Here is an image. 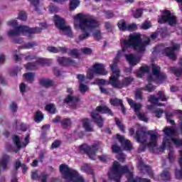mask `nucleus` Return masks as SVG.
<instances>
[{
  "mask_svg": "<svg viewBox=\"0 0 182 182\" xmlns=\"http://www.w3.org/2000/svg\"><path fill=\"white\" fill-rule=\"evenodd\" d=\"M7 25L9 26H11V28H14L15 30H10L7 32L8 36H18V35H28L29 38H31V35L33 33H39L42 29H45L46 28V23H41L39 28H29V27L26 26H18V21L16 20H11L8 21Z\"/></svg>",
  "mask_w": 182,
  "mask_h": 182,
  "instance_id": "nucleus-6",
  "label": "nucleus"
},
{
  "mask_svg": "<svg viewBox=\"0 0 182 182\" xmlns=\"http://www.w3.org/2000/svg\"><path fill=\"white\" fill-rule=\"evenodd\" d=\"M40 85L44 87H50L53 85V81L49 79L43 78L40 80Z\"/></svg>",
  "mask_w": 182,
  "mask_h": 182,
  "instance_id": "nucleus-29",
  "label": "nucleus"
},
{
  "mask_svg": "<svg viewBox=\"0 0 182 182\" xmlns=\"http://www.w3.org/2000/svg\"><path fill=\"white\" fill-rule=\"evenodd\" d=\"M137 167L139 170H141V171H146V173H147L150 177H153V171H151V168L144 164L141 159L138 160Z\"/></svg>",
  "mask_w": 182,
  "mask_h": 182,
  "instance_id": "nucleus-20",
  "label": "nucleus"
},
{
  "mask_svg": "<svg viewBox=\"0 0 182 182\" xmlns=\"http://www.w3.org/2000/svg\"><path fill=\"white\" fill-rule=\"evenodd\" d=\"M133 166H121L117 161H114L112 167L108 172L109 180L120 182V178L123 174H127L128 182H150V180L146 178H140L139 177H133Z\"/></svg>",
  "mask_w": 182,
  "mask_h": 182,
  "instance_id": "nucleus-3",
  "label": "nucleus"
},
{
  "mask_svg": "<svg viewBox=\"0 0 182 182\" xmlns=\"http://www.w3.org/2000/svg\"><path fill=\"white\" fill-rule=\"evenodd\" d=\"M60 171L63 176L66 182H85L83 176H80L75 169H72L66 164L60 166Z\"/></svg>",
  "mask_w": 182,
  "mask_h": 182,
  "instance_id": "nucleus-9",
  "label": "nucleus"
},
{
  "mask_svg": "<svg viewBox=\"0 0 182 182\" xmlns=\"http://www.w3.org/2000/svg\"><path fill=\"white\" fill-rule=\"evenodd\" d=\"M161 178L164 181H170V173L167 171H164L163 173L161 175Z\"/></svg>",
  "mask_w": 182,
  "mask_h": 182,
  "instance_id": "nucleus-37",
  "label": "nucleus"
},
{
  "mask_svg": "<svg viewBox=\"0 0 182 182\" xmlns=\"http://www.w3.org/2000/svg\"><path fill=\"white\" fill-rule=\"evenodd\" d=\"M159 23H168L171 26H174L177 23V18L170 11L164 10L162 16L159 19Z\"/></svg>",
  "mask_w": 182,
  "mask_h": 182,
  "instance_id": "nucleus-13",
  "label": "nucleus"
},
{
  "mask_svg": "<svg viewBox=\"0 0 182 182\" xmlns=\"http://www.w3.org/2000/svg\"><path fill=\"white\" fill-rule=\"evenodd\" d=\"M31 178H33V180H38L39 178V171H33L31 174Z\"/></svg>",
  "mask_w": 182,
  "mask_h": 182,
  "instance_id": "nucleus-47",
  "label": "nucleus"
},
{
  "mask_svg": "<svg viewBox=\"0 0 182 182\" xmlns=\"http://www.w3.org/2000/svg\"><path fill=\"white\" fill-rule=\"evenodd\" d=\"M36 45V43L35 42H31L26 44L23 48L24 49H31V48H33Z\"/></svg>",
  "mask_w": 182,
  "mask_h": 182,
  "instance_id": "nucleus-54",
  "label": "nucleus"
},
{
  "mask_svg": "<svg viewBox=\"0 0 182 182\" xmlns=\"http://www.w3.org/2000/svg\"><path fill=\"white\" fill-rule=\"evenodd\" d=\"M34 120H35V122H36V123H41V122H42V120H43V114H42V112H41V111H38L36 113Z\"/></svg>",
  "mask_w": 182,
  "mask_h": 182,
  "instance_id": "nucleus-35",
  "label": "nucleus"
},
{
  "mask_svg": "<svg viewBox=\"0 0 182 182\" xmlns=\"http://www.w3.org/2000/svg\"><path fill=\"white\" fill-rule=\"evenodd\" d=\"M81 171L84 173H87V174H93V169L92 168V166L87 164H85L81 167Z\"/></svg>",
  "mask_w": 182,
  "mask_h": 182,
  "instance_id": "nucleus-31",
  "label": "nucleus"
},
{
  "mask_svg": "<svg viewBox=\"0 0 182 182\" xmlns=\"http://www.w3.org/2000/svg\"><path fill=\"white\" fill-rule=\"evenodd\" d=\"M65 103L70 106L73 109H76V105L79 103V98L77 97H72L71 95L67 96L65 99Z\"/></svg>",
  "mask_w": 182,
  "mask_h": 182,
  "instance_id": "nucleus-21",
  "label": "nucleus"
},
{
  "mask_svg": "<svg viewBox=\"0 0 182 182\" xmlns=\"http://www.w3.org/2000/svg\"><path fill=\"white\" fill-rule=\"evenodd\" d=\"M137 25L134 23L127 24V31H136Z\"/></svg>",
  "mask_w": 182,
  "mask_h": 182,
  "instance_id": "nucleus-39",
  "label": "nucleus"
},
{
  "mask_svg": "<svg viewBox=\"0 0 182 182\" xmlns=\"http://www.w3.org/2000/svg\"><path fill=\"white\" fill-rule=\"evenodd\" d=\"M32 5L35 6L36 11H38V5H39V0H28Z\"/></svg>",
  "mask_w": 182,
  "mask_h": 182,
  "instance_id": "nucleus-53",
  "label": "nucleus"
},
{
  "mask_svg": "<svg viewBox=\"0 0 182 182\" xmlns=\"http://www.w3.org/2000/svg\"><path fill=\"white\" fill-rule=\"evenodd\" d=\"M125 58L127 62H129L130 66H136V65L139 63L141 59L140 56H136L133 54L126 55Z\"/></svg>",
  "mask_w": 182,
  "mask_h": 182,
  "instance_id": "nucleus-22",
  "label": "nucleus"
},
{
  "mask_svg": "<svg viewBox=\"0 0 182 182\" xmlns=\"http://www.w3.org/2000/svg\"><path fill=\"white\" fill-rule=\"evenodd\" d=\"M18 72H21V68H16L14 70L10 73L11 76H16L18 75Z\"/></svg>",
  "mask_w": 182,
  "mask_h": 182,
  "instance_id": "nucleus-56",
  "label": "nucleus"
},
{
  "mask_svg": "<svg viewBox=\"0 0 182 182\" xmlns=\"http://www.w3.org/2000/svg\"><path fill=\"white\" fill-rule=\"evenodd\" d=\"M10 109L11 112H16V109H18V105L15 102H12L10 105Z\"/></svg>",
  "mask_w": 182,
  "mask_h": 182,
  "instance_id": "nucleus-58",
  "label": "nucleus"
},
{
  "mask_svg": "<svg viewBox=\"0 0 182 182\" xmlns=\"http://www.w3.org/2000/svg\"><path fill=\"white\" fill-rule=\"evenodd\" d=\"M152 75L148 77L149 84L145 87V90L147 92H153L156 87L151 85V82H156V83H163L167 77L166 74L160 73V67L159 65L152 64Z\"/></svg>",
  "mask_w": 182,
  "mask_h": 182,
  "instance_id": "nucleus-8",
  "label": "nucleus"
},
{
  "mask_svg": "<svg viewBox=\"0 0 182 182\" xmlns=\"http://www.w3.org/2000/svg\"><path fill=\"white\" fill-rule=\"evenodd\" d=\"M163 113H164V112L161 109H157L155 111L156 117H158V119H160V117H161V114H163Z\"/></svg>",
  "mask_w": 182,
  "mask_h": 182,
  "instance_id": "nucleus-49",
  "label": "nucleus"
},
{
  "mask_svg": "<svg viewBox=\"0 0 182 182\" xmlns=\"http://www.w3.org/2000/svg\"><path fill=\"white\" fill-rule=\"evenodd\" d=\"M159 97H156L154 95H150L148 100V102L151 103L152 105L148 106L149 110H153V108L154 106H163V104L159 103V101L161 100V102H166L167 100V97H166V95H164V92L163 91H159L158 93Z\"/></svg>",
  "mask_w": 182,
  "mask_h": 182,
  "instance_id": "nucleus-14",
  "label": "nucleus"
},
{
  "mask_svg": "<svg viewBox=\"0 0 182 182\" xmlns=\"http://www.w3.org/2000/svg\"><path fill=\"white\" fill-rule=\"evenodd\" d=\"M49 11L50 12H58V9L55 6H50Z\"/></svg>",
  "mask_w": 182,
  "mask_h": 182,
  "instance_id": "nucleus-62",
  "label": "nucleus"
},
{
  "mask_svg": "<svg viewBox=\"0 0 182 182\" xmlns=\"http://www.w3.org/2000/svg\"><path fill=\"white\" fill-rule=\"evenodd\" d=\"M135 97L138 100H141V90H136L135 92Z\"/></svg>",
  "mask_w": 182,
  "mask_h": 182,
  "instance_id": "nucleus-50",
  "label": "nucleus"
},
{
  "mask_svg": "<svg viewBox=\"0 0 182 182\" xmlns=\"http://www.w3.org/2000/svg\"><path fill=\"white\" fill-rule=\"evenodd\" d=\"M21 167L23 173H26L28 170V167L25 164H21V162L17 161L16 162V168L18 170V168Z\"/></svg>",
  "mask_w": 182,
  "mask_h": 182,
  "instance_id": "nucleus-38",
  "label": "nucleus"
},
{
  "mask_svg": "<svg viewBox=\"0 0 182 182\" xmlns=\"http://www.w3.org/2000/svg\"><path fill=\"white\" fill-rule=\"evenodd\" d=\"M122 51L118 52L117 56L113 60L112 65H110L112 74L109 77V81H106L103 79L97 80V85H99V86H102V85H111L112 87H118L120 89L124 87V86H129V85L133 82V78L131 77L124 78L122 82L119 80V77H120V70L117 68V63H119Z\"/></svg>",
  "mask_w": 182,
  "mask_h": 182,
  "instance_id": "nucleus-2",
  "label": "nucleus"
},
{
  "mask_svg": "<svg viewBox=\"0 0 182 182\" xmlns=\"http://www.w3.org/2000/svg\"><path fill=\"white\" fill-rule=\"evenodd\" d=\"M180 64L182 65V58L180 60ZM169 69H170L171 72L173 73V75H175V76H177V77H178V76H181L182 69L177 68L175 67H171Z\"/></svg>",
  "mask_w": 182,
  "mask_h": 182,
  "instance_id": "nucleus-30",
  "label": "nucleus"
},
{
  "mask_svg": "<svg viewBox=\"0 0 182 182\" xmlns=\"http://www.w3.org/2000/svg\"><path fill=\"white\" fill-rule=\"evenodd\" d=\"M143 12L141 9H136V11L133 14L134 18H140Z\"/></svg>",
  "mask_w": 182,
  "mask_h": 182,
  "instance_id": "nucleus-45",
  "label": "nucleus"
},
{
  "mask_svg": "<svg viewBox=\"0 0 182 182\" xmlns=\"http://www.w3.org/2000/svg\"><path fill=\"white\" fill-rule=\"evenodd\" d=\"M49 62V60L46 58H38L37 60V62L36 63H28L26 65V70H36V69H38L39 66H42V65H45Z\"/></svg>",
  "mask_w": 182,
  "mask_h": 182,
  "instance_id": "nucleus-17",
  "label": "nucleus"
},
{
  "mask_svg": "<svg viewBox=\"0 0 182 182\" xmlns=\"http://www.w3.org/2000/svg\"><path fill=\"white\" fill-rule=\"evenodd\" d=\"M47 50L48 52H51L52 53H59V52H61L62 53H66L67 49L65 47H53V46H50L48 47Z\"/></svg>",
  "mask_w": 182,
  "mask_h": 182,
  "instance_id": "nucleus-26",
  "label": "nucleus"
},
{
  "mask_svg": "<svg viewBox=\"0 0 182 182\" xmlns=\"http://www.w3.org/2000/svg\"><path fill=\"white\" fill-rule=\"evenodd\" d=\"M148 72H150V68L149 66H143L136 73V76L137 77H143V75L145 73H148Z\"/></svg>",
  "mask_w": 182,
  "mask_h": 182,
  "instance_id": "nucleus-28",
  "label": "nucleus"
},
{
  "mask_svg": "<svg viewBox=\"0 0 182 182\" xmlns=\"http://www.w3.org/2000/svg\"><path fill=\"white\" fill-rule=\"evenodd\" d=\"M110 105H112V106H121V110H122V113L124 114L126 113L125 109H124V105H123V101H122V100H119L117 98L111 99Z\"/></svg>",
  "mask_w": 182,
  "mask_h": 182,
  "instance_id": "nucleus-24",
  "label": "nucleus"
},
{
  "mask_svg": "<svg viewBox=\"0 0 182 182\" xmlns=\"http://www.w3.org/2000/svg\"><path fill=\"white\" fill-rule=\"evenodd\" d=\"M149 28H151V23H150V21H145L142 23L141 26V29H149Z\"/></svg>",
  "mask_w": 182,
  "mask_h": 182,
  "instance_id": "nucleus-40",
  "label": "nucleus"
},
{
  "mask_svg": "<svg viewBox=\"0 0 182 182\" xmlns=\"http://www.w3.org/2000/svg\"><path fill=\"white\" fill-rule=\"evenodd\" d=\"M127 102L129 105V106L134 109L138 119L139 120H141L142 122H149V118L144 115V114H142L140 112V109H141V104L140 103H136L133 100L130 98H127Z\"/></svg>",
  "mask_w": 182,
  "mask_h": 182,
  "instance_id": "nucleus-15",
  "label": "nucleus"
},
{
  "mask_svg": "<svg viewBox=\"0 0 182 182\" xmlns=\"http://www.w3.org/2000/svg\"><path fill=\"white\" fill-rule=\"evenodd\" d=\"M60 146V141H55L53 144H52V149H56L58 147H59Z\"/></svg>",
  "mask_w": 182,
  "mask_h": 182,
  "instance_id": "nucleus-59",
  "label": "nucleus"
},
{
  "mask_svg": "<svg viewBox=\"0 0 182 182\" xmlns=\"http://www.w3.org/2000/svg\"><path fill=\"white\" fill-rule=\"evenodd\" d=\"M46 110L49 113L55 114L56 113V108L53 104H49L46 106Z\"/></svg>",
  "mask_w": 182,
  "mask_h": 182,
  "instance_id": "nucleus-33",
  "label": "nucleus"
},
{
  "mask_svg": "<svg viewBox=\"0 0 182 182\" xmlns=\"http://www.w3.org/2000/svg\"><path fill=\"white\" fill-rule=\"evenodd\" d=\"M25 80L28 82V83H32L35 80V74L32 73H28L23 75Z\"/></svg>",
  "mask_w": 182,
  "mask_h": 182,
  "instance_id": "nucleus-32",
  "label": "nucleus"
},
{
  "mask_svg": "<svg viewBox=\"0 0 182 182\" xmlns=\"http://www.w3.org/2000/svg\"><path fill=\"white\" fill-rule=\"evenodd\" d=\"M19 89L21 93H25V92L28 90V86L23 82L19 85Z\"/></svg>",
  "mask_w": 182,
  "mask_h": 182,
  "instance_id": "nucleus-42",
  "label": "nucleus"
},
{
  "mask_svg": "<svg viewBox=\"0 0 182 182\" xmlns=\"http://www.w3.org/2000/svg\"><path fill=\"white\" fill-rule=\"evenodd\" d=\"M74 27L75 29H80L82 32H88L79 36L77 42L87 39L90 32H93V36L97 41L102 39V34L99 30H96L100 25L97 21L88 14L79 13L73 16Z\"/></svg>",
  "mask_w": 182,
  "mask_h": 182,
  "instance_id": "nucleus-1",
  "label": "nucleus"
},
{
  "mask_svg": "<svg viewBox=\"0 0 182 182\" xmlns=\"http://www.w3.org/2000/svg\"><path fill=\"white\" fill-rule=\"evenodd\" d=\"M158 33H160V35L162 36V38H164L166 35H167V28H159L158 29Z\"/></svg>",
  "mask_w": 182,
  "mask_h": 182,
  "instance_id": "nucleus-44",
  "label": "nucleus"
},
{
  "mask_svg": "<svg viewBox=\"0 0 182 182\" xmlns=\"http://www.w3.org/2000/svg\"><path fill=\"white\" fill-rule=\"evenodd\" d=\"M54 22L56 28L60 31L63 35H65L66 36H68V38H72L73 36L72 28L68 25H66L63 18L55 15L54 16Z\"/></svg>",
  "mask_w": 182,
  "mask_h": 182,
  "instance_id": "nucleus-10",
  "label": "nucleus"
},
{
  "mask_svg": "<svg viewBox=\"0 0 182 182\" xmlns=\"http://www.w3.org/2000/svg\"><path fill=\"white\" fill-rule=\"evenodd\" d=\"M82 123L86 132H93V127L90 125V121L87 118L83 119Z\"/></svg>",
  "mask_w": 182,
  "mask_h": 182,
  "instance_id": "nucleus-27",
  "label": "nucleus"
},
{
  "mask_svg": "<svg viewBox=\"0 0 182 182\" xmlns=\"http://www.w3.org/2000/svg\"><path fill=\"white\" fill-rule=\"evenodd\" d=\"M99 113H107L108 114H113L112 110L106 106H100L96 108V110L91 113V117L96 122L99 127L103 126V119L99 116Z\"/></svg>",
  "mask_w": 182,
  "mask_h": 182,
  "instance_id": "nucleus-11",
  "label": "nucleus"
},
{
  "mask_svg": "<svg viewBox=\"0 0 182 182\" xmlns=\"http://www.w3.org/2000/svg\"><path fill=\"white\" fill-rule=\"evenodd\" d=\"M112 151L113 153H120V151H122V149L117 145L114 144L112 146Z\"/></svg>",
  "mask_w": 182,
  "mask_h": 182,
  "instance_id": "nucleus-51",
  "label": "nucleus"
},
{
  "mask_svg": "<svg viewBox=\"0 0 182 182\" xmlns=\"http://www.w3.org/2000/svg\"><path fill=\"white\" fill-rule=\"evenodd\" d=\"M105 16L108 19H110V18H113V12H112V11H106L105 12Z\"/></svg>",
  "mask_w": 182,
  "mask_h": 182,
  "instance_id": "nucleus-61",
  "label": "nucleus"
},
{
  "mask_svg": "<svg viewBox=\"0 0 182 182\" xmlns=\"http://www.w3.org/2000/svg\"><path fill=\"white\" fill-rule=\"evenodd\" d=\"M100 144H95L89 146L87 144H83L80 146V152L87 154L91 160H96V151L99 150Z\"/></svg>",
  "mask_w": 182,
  "mask_h": 182,
  "instance_id": "nucleus-12",
  "label": "nucleus"
},
{
  "mask_svg": "<svg viewBox=\"0 0 182 182\" xmlns=\"http://www.w3.org/2000/svg\"><path fill=\"white\" fill-rule=\"evenodd\" d=\"M117 159L119 160V161H124V159H126V155L123 154H119L117 156Z\"/></svg>",
  "mask_w": 182,
  "mask_h": 182,
  "instance_id": "nucleus-57",
  "label": "nucleus"
},
{
  "mask_svg": "<svg viewBox=\"0 0 182 182\" xmlns=\"http://www.w3.org/2000/svg\"><path fill=\"white\" fill-rule=\"evenodd\" d=\"M150 43V38L144 36V41H142L141 34L139 33H133L129 36V40L122 38L121 46L122 52L129 50L130 48H133L134 50L139 53H144L146 50V46Z\"/></svg>",
  "mask_w": 182,
  "mask_h": 182,
  "instance_id": "nucleus-4",
  "label": "nucleus"
},
{
  "mask_svg": "<svg viewBox=\"0 0 182 182\" xmlns=\"http://www.w3.org/2000/svg\"><path fill=\"white\" fill-rule=\"evenodd\" d=\"M95 75H107V71L105 69L103 64H95L92 68L88 70L87 77L82 74L77 75V79H78L80 82L79 90L81 93H85L88 89L87 85H84V83L87 84V79H93Z\"/></svg>",
  "mask_w": 182,
  "mask_h": 182,
  "instance_id": "nucleus-7",
  "label": "nucleus"
},
{
  "mask_svg": "<svg viewBox=\"0 0 182 182\" xmlns=\"http://www.w3.org/2000/svg\"><path fill=\"white\" fill-rule=\"evenodd\" d=\"M116 138L118 140V141H119V143H121L124 150L129 151V150H132V149H133V145L132 144L130 141L124 139V136L117 134L116 136Z\"/></svg>",
  "mask_w": 182,
  "mask_h": 182,
  "instance_id": "nucleus-19",
  "label": "nucleus"
},
{
  "mask_svg": "<svg viewBox=\"0 0 182 182\" xmlns=\"http://www.w3.org/2000/svg\"><path fill=\"white\" fill-rule=\"evenodd\" d=\"M117 25L120 31H127V23H126V21L122 20L118 22Z\"/></svg>",
  "mask_w": 182,
  "mask_h": 182,
  "instance_id": "nucleus-36",
  "label": "nucleus"
},
{
  "mask_svg": "<svg viewBox=\"0 0 182 182\" xmlns=\"http://www.w3.org/2000/svg\"><path fill=\"white\" fill-rule=\"evenodd\" d=\"M70 56H73V58H79V53L76 49L71 50L69 53Z\"/></svg>",
  "mask_w": 182,
  "mask_h": 182,
  "instance_id": "nucleus-46",
  "label": "nucleus"
},
{
  "mask_svg": "<svg viewBox=\"0 0 182 182\" xmlns=\"http://www.w3.org/2000/svg\"><path fill=\"white\" fill-rule=\"evenodd\" d=\"M57 60L61 66H76L75 61L69 58L58 57Z\"/></svg>",
  "mask_w": 182,
  "mask_h": 182,
  "instance_id": "nucleus-23",
  "label": "nucleus"
},
{
  "mask_svg": "<svg viewBox=\"0 0 182 182\" xmlns=\"http://www.w3.org/2000/svg\"><path fill=\"white\" fill-rule=\"evenodd\" d=\"M179 161H178V163H179V166L181 167V169H176L175 171V176L176 177V178L178 179H180V178H182V150H180L179 151Z\"/></svg>",
  "mask_w": 182,
  "mask_h": 182,
  "instance_id": "nucleus-25",
  "label": "nucleus"
},
{
  "mask_svg": "<svg viewBox=\"0 0 182 182\" xmlns=\"http://www.w3.org/2000/svg\"><path fill=\"white\" fill-rule=\"evenodd\" d=\"M166 119L167 122L171 123V124H174V121L170 118V116H168V114L166 113Z\"/></svg>",
  "mask_w": 182,
  "mask_h": 182,
  "instance_id": "nucleus-64",
  "label": "nucleus"
},
{
  "mask_svg": "<svg viewBox=\"0 0 182 182\" xmlns=\"http://www.w3.org/2000/svg\"><path fill=\"white\" fill-rule=\"evenodd\" d=\"M48 181V175L43 174L41 176V182H47Z\"/></svg>",
  "mask_w": 182,
  "mask_h": 182,
  "instance_id": "nucleus-63",
  "label": "nucleus"
},
{
  "mask_svg": "<svg viewBox=\"0 0 182 182\" xmlns=\"http://www.w3.org/2000/svg\"><path fill=\"white\" fill-rule=\"evenodd\" d=\"M98 158L100 159V161H102L103 163H106V161H107V160L109 159V157H107V156L106 155L98 156Z\"/></svg>",
  "mask_w": 182,
  "mask_h": 182,
  "instance_id": "nucleus-60",
  "label": "nucleus"
},
{
  "mask_svg": "<svg viewBox=\"0 0 182 182\" xmlns=\"http://www.w3.org/2000/svg\"><path fill=\"white\" fill-rule=\"evenodd\" d=\"M115 122L119 130H121V132H124V126L122 124V122H120V121L117 118L115 119Z\"/></svg>",
  "mask_w": 182,
  "mask_h": 182,
  "instance_id": "nucleus-41",
  "label": "nucleus"
},
{
  "mask_svg": "<svg viewBox=\"0 0 182 182\" xmlns=\"http://www.w3.org/2000/svg\"><path fill=\"white\" fill-rule=\"evenodd\" d=\"M174 153L173 152V150L170 149L168 154V160L171 163H173V161H174Z\"/></svg>",
  "mask_w": 182,
  "mask_h": 182,
  "instance_id": "nucleus-48",
  "label": "nucleus"
},
{
  "mask_svg": "<svg viewBox=\"0 0 182 182\" xmlns=\"http://www.w3.org/2000/svg\"><path fill=\"white\" fill-rule=\"evenodd\" d=\"M177 49H180V45L175 44L173 47L166 48L164 50L163 54L168 56L169 59L176 60L177 55H176V53H174V50H177Z\"/></svg>",
  "mask_w": 182,
  "mask_h": 182,
  "instance_id": "nucleus-18",
  "label": "nucleus"
},
{
  "mask_svg": "<svg viewBox=\"0 0 182 182\" xmlns=\"http://www.w3.org/2000/svg\"><path fill=\"white\" fill-rule=\"evenodd\" d=\"M14 143L16 144V147H17L18 151L21 150L22 147H26L28 144H29V135H27L23 141L19 138L18 135H14L12 137Z\"/></svg>",
  "mask_w": 182,
  "mask_h": 182,
  "instance_id": "nucleus-16",
  "label": "nucleus"
},
{
  "mask_svg": "<svg viewBox=\"0 0 182 182\" xmlns=\"http://www.w3.org/2000/svg\"><path fill=\"white\" fill-rule=\"evenodd\" d=\"M18 18L21 21H26V13L25 11H21L18 14Z\"/></svg>",
  "mask_w": 182,
  "mask_h": 182,
  "instance_id": "nucleus-43",
  "label": "nucleus"
},
{
  "mask_svg": "<svg viewBox=\"0 0 182 182\" xmlns=\"http://www.w3.org/2000/svg\"><path fill=\"white\" fill-rule=\"evenodd\" d=\"M136 127L138 130L136 132L135 139L138 143H140V151H144L146 147L154 149L157 146V140H159L160 134L154 131H149L147 132L140 131L143 127L139 124H136Z\"/></svg>",
  "mask_w": 182,
  "mask_h": 182,
  "instance_id": "nucleus-5",
  "label": "nucleus"
},
{
  "mask_svg": "<svg viewBox=\"0 0 182 182\" xmlns=\"http://www.w3.org/2000/svg\"><path fill=\"white\" fill-rule=\"evenodd\" d=\"M80 1L79 0H70V9L75 11L77 6H79Z\"/></svg>",
  "mask_w": 182,
  "mask_h": 182,
  "instance_id": "nucleus-34",
  "label": "nucleus"
},
{
  "mask_svg": "<svg viewBox=\"0 0 182 182\" xmlns=\"http://www.w3.org/2000/svg\"><path fill=\"white\" fill-rule=\"evenodd\" d=\"M62 124L64 127H68V126H70V119H65L62 122Z\"/></svg>",
  "mask_w": 182,
  "mask_h": 182,
  "instance_id": "nucleus-55",
  "label": "nucleus"
},
{
  "mask_svg": "<svg viewBox=\"0 0 182 182\" xmlns=\"http://www.w3.org/2000/svg\"><path fill=\"white\" fill-rule=\"evenodd\" d=\"M81 50L85 55H90L92 53V50L89 48H82Z\"/></svg>",
  "mask_w": 182,
  "mask_h": 182,
  "instance_id": "nucleus-52",
  "label": "nucleus"
}]
</instances>
